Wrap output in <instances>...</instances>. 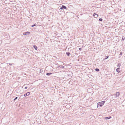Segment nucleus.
<instances>
[{
    "instance_id": "f257e3e1",
    "label": "nucleus",
    "mask_w": 125,
    "mask_h": 125,
    "mask_svg": "<svg viewBox=\"0 0 125 125\" xmlns=\"http://www.w3.org/2000/svg\"><path fill=\"white\" fill-rule=\"evenodd\" d=\"M105 102V101L100 102L97 104V107H100L103 106Z\"/></svg>"
},
{
    "instance_id": "f03ea898",
    "label": "nucleus",
    "mask_w": 125,
    "mask_h": 125,
    "mask_svg": "<svg viewBox=\"0 0 125 125\" xmlns=\"http://www.w3.org/2000/svg\"><path fill=\"white\" fill-rule=\"evenodd\" d=\"M66 74L68 77H71L72 76L73 73L72 72H67V73H66Z\"/></svg>"
},
{
    "instance_id": "7ed1b4c3",
    "label": "nucleus",
    "mask_w": 125,
    "mask_h": 125,
    "mask_svg": "<svg viewBox=\"0 0 125 125\" xmlns=\"http://www.w3.org/2000/svg\"><path fill=\"white\" fill-rule=\"evenodd\" d=\"M60 9L62 10H63V9L66 10L67 9V7L63 5H62V6L61 7H60Z\"/></svg>"
},
{
    "instance_id": "20e7f679",
    "label": "nucleus",
    "mask_w": 125,
    "mask_h": 125,
    "mask_svg": "<svg viewBox=\"0 0 125 125\" xmlns=\"http://www.w3.org/2000/svg\"><path fill=\"white\" fill-rule=\"evenodd\" d=\"M31 33L30 32H23V35H29Z\"/></svg>"
},
{
    "instance_id": "39448f33",
    "label": "nucleus",
    "mask_w": 125,
    "mask_h": 125,
    "mask_svg": "<svg viewBox=\"0 0 125 125\" xmlns=\"http://www.w3.org/2000/svg\"><path fill=\"white\" fill-rule=\"evenodd\" d=\"M93 16L94 18H97L98 16V14H96L95 13H94Z\"/></svg>"
},
{
    "instance_id": "423d86ee",
    "label": "nucleus",
    "mask_w": 125,
    "mask_h": 125,
    "mask_svg": "<svg viewBox=\"0 0 125 125\" xmlns=\"http://www.w3.org/2000/svg\"><path fill=\"white\" fill-rule=\"evenodd\" d=\"M30 93L29 92H27L26 93L24 94V95L25 97H26L27 96L29 95H30Z\"/></svg>"
},
{
    "instance_id": "0eeeda50",
    "label": "nucleus",
    "mask_w": 125,
    "mask_h": 125,
    "mask_svg": "<svg viewBox=\"0 0 125 125\" xmlns=\"http://www.w3.org/2000/svg\"><path fill=\"white\" fill-rule=\"evenodd\" d=\"M62 66V65H58V67H57L58 68H64V66Z\"/></svg>"
},
{
    "instance_id": "6e6552de",
    "label": "nucleus",
    "mask_w": 125,
    "mask_h": 125,
    "mask_svg": "<svg viewBox=\"0 0 125 125\" xmlns=\"http://www.w3.org/2000/svg\"><path fill=\"white\" fill-rule=\"evenodd\" d=\"M44 72H45L44 70V71L43 69H40V73H42V74H43V73H44Z\"/></svg>"
},
{
    "instance_id": "1a4fd4ad",
    "label": "nucleus",
    "mask_w": 125,
    "mask_h": 125,
    "mask_svg": "<svg viewBox=\"0 0 125 125\" xmlns=\"http://www.w3.org/2000/svg\"><path fill=\"white\" fill-rule=\"evenodd\" d=\"M112 118V117L111 116H110L109 117H105L104 118V119L106 120L109 119H110Z\"/></svg>"
},
{
    "instance_id": "9d476101",
    "label": "nucleus",
    "mask_w": 125,
    "mask_h": 125,
    "mask_svg": "<svg viewBox=\"0 0 125 125\" xmlns=\"http://www.w3.org/2000/svg\"><path fill=\"white\" fill-rule=\"evenodd\" d=\"M120 95V93L119 92H117L115 94L116 97H118Z\"/></svg>"
},
{
    "instance_id": "9b49d317",
    "label": "nucleus",
    "mask_w": 125,
    "mask_h": 125,
    "mask_svg": "<svg viewBox=\"0 0 125 125\" xmlns=\"http://www.w3.org/2000/svg\"><path fill=\"white\" fill-rule=\"evenodd\" d=\"M66 54L67 56L69 57L70 56V55L71 54L69 52H67Z\"/></svg>"
},
{
    "instance_id": "f8f14e48",
    "label": "nucleus",
    "mask_w": 125,
    "mask_h": 125,
    "mask_svg": "<svg viewBox=\"0 0 125 125\" xmlns=\"http://www.w3.org/2000/svg\"><path fill=\"white\" fill-rule=\"evenodd\" d=\"M120 68H117L116 70V72H117L118 73H119L120 72Z\"/></svg>"
},
{
    "instance_id": "ddd939ff",
    "label": "nucleus",
    "mask_w": 125,
    "mask_h": 125,
    "mask_svg": "<svg viewBox=\"0 0 125 125\" xmlns=\"http://www.w3.org/2000/svg\"><path fill=\"white\" fill-rule=\"evenodd\" d=\"M33 48H34L35 50H37V49L38 48H37V46H36L35 45H34L33 46Z\"/></svg>"
},
{
    "instance_id": "4468645a",
    "label": "nucleus",
    "mask_w": 125,
    "mask_h": 125,
    "mask_svg": "<svg viewBox=\"0 0 125 125\" xmlns=\"http://www.w3.org/2000/svg\"><path fill=\"white\" fill-rule=\"evenodd\" d=\"M52 74V73H46V75L47 76H50Z\"/></svg>"
},
{
    "instance_id": "2eb2a0df",
    "label": "nucleus",
    "mask_w": 125,
    "mask_h": 125,
    "mask_svg": "<svg viewBox=\"0 0 125 125\" xmlns=\"http://www.w3.org/2000/svg\"><path fill=\"white\" fill-rule=\"evenodd\" d=\"M121 65V64L120 63H119L117 65V66L120 68Z\"/></svg>"
},
{
    "instance_id": "dca6fc26",
    "label": "nucleus",
    "mask_w": 125,
    "mask_h": 125,
    "mask_svg": "<svg viewBox=\"0 0 125 125\" xmlns=\"http://www.w3.org/2000/svg\"><path fill=\"white\" fill-rule=\"evenodd\" d=\"M18 99V97H16L13 100V101L15 102V100H17Z\"/></svg>"
},
{
    "instance_id": "f3484780",
    "label": "nucleus",
    "mask_w": 125,
    "mask_h": 125,
    "mask_svg": "<svg viewBox=\"0 0 125 125\" xmlns=\"http://www.w3.org/2000/svg\"><path fill=\"white\" fill-rule=\"evenodd\" d=\"M95 71H96L97 72H98L99 70V69L97 68L95 69Z\"/></svg>"
},
{
    "instance_id": "a211bd4d",
    "label": "nucleus",
    "mask_w": 125,
    "mask_h": 125,
    "mask_svg": "<svg viewBox=\"0 0 125 125\" xmlns=\"http://www.w3.org/2000/svg\"><path fill=\"white\" fill-rule=\"evenodd\" d=\"M125 39V37L123 36L122 38V40L124 41Z\"/></svg>"
},
{
    "instance_id": "6ab92c4d",
    "label": "nucleus",
    "mask_w": 125,
    "mask_h": 125,
    "mask_svg": "<svg viewBox=\"0 0 125 125\" xmlns=\"http://www.w3.org/2000/svg\"><path fill=\"white\" fill-rule=\"evenodd\" d=\"M36 23H35V24H34L32 25H31V26L32 27H33L34 26H36Z\"/></svg>"
},
{
    "instance_id": "aec40b11",
    "label": "nucleus",
    "mask_w": 125,
    "mask_h": 125,
    "mask_svg": "<svg viewBox=\"0 0 125 125\" xmlns=\"http://www.w3.org/2000/svg\"><path fill=\"white\" fill-rule=\"evenodd\" d=\"M109 57V56H105V58H104V59H106Z\"/></svg>"
},
{
    "instance_id": "412c9836",
    "label": "nucleus",
    "mask_w": 125,
    "mask_h": 125,
    "mask_svg": "<svg viewBox=\"0 0 125 125\" xmlns=\"http://www.w3.org/2000/svg\"><path fill=\"white\" fill-rule=\"evenodd\" d=\"M119 24L120 25V27H123V24H121V23H120Z\"/></svg>"
},
{
    "instance_id": "4be33fe9",
    "label": "nucleus",
    "mask_w": 125,
    "mask_h": 125,
    "mask_svg": "<svg viewBox=\"0 0 125 125\" xmlns=\"http://www.w3.org/2000/svg\"><path fill=\"white\" fill-rule=\"evenodd\" d=\"M103 20V19L102 18H99V21H102Z\"/></svg>"
},
{
    "instance_id": "5701e85b",
    "label": "nucleus",
    "mask_w": 125,
    "mask_h": 125,
    "mask_svg": "<svg viewBox=\"0 0 125 125\" xmlns=\"http://www.w3.org/2000/svg\"><path fill=\"white\" fill-rule=\"evenodd\" d=\"M122 52H121L120 53V55H122Z\"/></svg>"
},
{
    "instance_id": "b1692460",
    "label": "nucleus",
    "mask_w": 125,
    "mask_h": 125,
    "mask_svg": "<svg viewBox=\"0 0 125 125\" xmlns=\"http://www.w3.org/2000/svg\"><path fill=\"white\" fill-rule=\"evenodd\" d=\"M79 50H82V48H79Z\"/></svg>"
},
{
    "instance_id": "393cba45",
    "label": "nucleus",
    "mask_w": 125,
    "mask_h": 125,
    "mask_svg": "<svg viewBox=\"0 0 125 125\" xmlns=\"http://www.w3.org/2000/svg\"><path fill=\"white\" fill-rule=\"evenodd\" d=\"M28 87L27 86L26 87H25V89H26Z\"/></svg>"
},
{
    "instance_id": "a878e982",
    "label": "nucleus",
    "mask_w": 125,
    "mask_h": 125,
    "mask_svg": "<svg viewBox=\"0 0 125 125\" xmlns=\"http://www.w3.org/2000/svg\"><path fill=\"white\" fill-rule=\"evenodd\" d=\"M12 64L11 63H9V65H11Z\"/></svg>"
},
{
    "instance_id": "bb28decb",
    "label": "nucleus",
    "mask_w": 125,
    "mask_h": 125,
    "mask_svg": "<svg viewBox=\"0 0 125 125\" xmlns=\"http://www.w3.org/2000/svg\"><path fill=\"white\" fill-rule=\"evenodd\" d=\"M78 61H79V59L78 60Z\"/></svg>"
}]
</instances>
